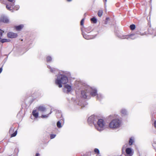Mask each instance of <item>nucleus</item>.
<instances>
[{
    "label": "nucleus",
    "instance_id": "obj_15",
    "mask_svg": "<svg viewBox=\"0 0 156 156\" xmlns=\"http://www.w3.org/2000/svg\"><path fill=\"white\" fill-rule=\"evenodd\" d=\"M1 20L4 23H8L9 22V19L7 16H3L1 17Z\"/></svg>",
    "mask_w": 156,
    "mask_h": 156
},
{
    "label": "nucleus",
    "instance_id": "obj_28",
    "mask_svg": "<svg viewBox=\"0 0 156 156\" xmlns=\"http://www.w3.org/2000/svg\"><path fill=\"white\" fill-rule=\"evenodd\" d=\"M17 134V130H16L14 133L12 134L11 135V137H14L16 136Z\"/></svg>",
    "mask_w": 156,
    "mask_h": 156
},
{
    "label": "nucleus",
    "instance_id": "obj_27",
    "mask_svg": "<svg viewBox=\"0 0 156 156\" xmlns=\"http://www.w3.org/2000/svg\"><path fill=\"white\" fill-rule=\"evenodd\" d=\"M130 27L131 30H133L135 28V25L134 24H132L130 25Z\"/></svg>",
    "mask_w": 156,
    "mask_h": 156
},
{
    "label": "nucleus",
    "instance_id": "obj_21",
    "mask_svg": "<svg viewBox=\"0 0 156 156\" xmlns=\"http://www.w3.org/2000/svg\"><path fill=\"white\" fill-rule=\"evenodd\" d=\"M51 113H52V112L51 111L50 113L49 114H48L47 115H42L41 116V117L42 118H47L48 117L49 115L50 114H51Z\"/></svg>",
    "mask_w": 156,
    "mask_h": 156
},
{
    "label": "nucleus",
    "instance_id": "obj_4",
    "mask_svg": "<svg viewBox=\"0 0 156 156\" xmlns=\"http://www.w3.org/2000/svg\"><path fill=\"white\" fill-rule=\"evenodd\" d=\"M95 127L99 131H101L106 127V125L105 120L102 119H98L96 124H95Z\"/></svg>",
    "mask_w": 156,
    "mask_h": 156
},
{
    "label": "nucleus",
    "instance_id": "obj_26",
    "mask_svg": "<svg viewBox=\"0 0 156 156\" xmlns=\"http://www.w3.org/2000/svg\"><path fill=\"white\" fill-rule=\"evenodd\" d=\"M48 67L49 68V69H51V71L52 72V73H54V71H55L56 70V69H55V68H51V67L49 66H48Z\"/></svg>",
    "mask_w": 156,
    "mask_h": 156
},
{
    "label": "nucleus",
    "instance_id": "obj_24",
    "mask_svg": "<svg viewBox=\"0 0 156 156\" xmlns=\"http://www.w3.org/2000/svg\"><path fill=\"white\" fill-rule=\"evenodd\" d=\"M91 20L94 23H96L97 22V19L94 17L91 18Z\"/></svg>",
    "mask_w": 156,
    "mask_h": 156
},
{
    "label": "nucleus",
    "instance_id": "obj_40",
    "mask_svg": "<svg viewBox=\"0 0 156 156\" xmlns=\"http://www.w3.org/2000/svg\"><path fill=\"white\" fill-rule=\"evenodd\" d=\"M2 68H0V73L2 72Z\"/></svg>",
    "mask_w": 156,
    "mask_h": 156
},
{
    "label": "nucleus",
    "instance_id": "obj_18",
    "mask_svg": "<svg viewBox=\"0 0 156 156\" xmlns=\"http://www.w3.org/2000/svg\"><path fill=\"white\" fill-rule=\"evenodd\" d=\"M134 142V138L133 137H131L129 138V145H131Z\"/></svg>",
    "mask_w": 156,
    "mask_h": 156
},
{
    "label": "nucleus",
    "instance_id": "obj_19",
    "mask_svg": "<svg viewBox=\"0 0 156 156\" xmlns=\"http://www.w3.org/2000/svg\"><path fill=\"white\" fill-rule=\"evenodd\" d=\"M82 34L83 37L86 39L88 40L91 38V37L87 35V34H84L82 32Z\"/></svg>",
    "mask_w": 156,
    "mask_h": 156
},
{
    "label": "nucleus",
    "instance_id": "obj_8",
    "mask_svg": "<svg viewBox=\"0 0 156 156\" xmlns=\"http://www.w3.org/2000/svg\"><path fill=\"white\" fill-rule=\"evenodd\" d=\"M72 90V87L68 84H66L64 86L63 90L64 92L68 93Z\"/></svg>",
    "mask_w": 156,
    "mask_h": 156
},
{
    "label": "nucleus",
    "instance_id": "obj_33",
    "mask_svg": "<svg viewBox=\"0 0 156 156\" xmlns=\"http://www.w3.org/2000/svg\"><path fill=\"white\" fill-rule=\"evenodd\" d=\"M4 33V31L0 29V37H2V36L3 33Z\"/></svg>",
    "mask_w": 156,
    "mask_h": 156
},
{
    "label": "nucleus",
    "instance_id": "obj_42",
    "mask_svg": "<svg viewBox=\"0 0 156 156\" xmlns=\"http://www.w3.org/2000/svg\"><path fill=\"white\" fill-rule=\"evenodd\" d=\"M68 2H71L72 0H66Z\"/></svg>",
    "mask_w": 156,
    "mask_h": 156
},
{
    "label": "nucleus",
    "instance_id": "obj_35",
    "mask_svg": "<svg viewBox=\"0 0 156 156\" xmlns=\"http://www.w3.org/2000/svg\"><path fill=\"white\" fill-rule=\"evenodd\" d=\"M84 21V19H83L80 22V25H83V22Z\"/></svg>",
    "mask_w": 156,
    "mask_h": 156
},
{
    "label": "nucleus",
    "instance_id": "obj_44",
    "mask_svg": "<svg viewBox=\"0 0 156 156\" xmlns=\"http://www.w3.org/2000/svg\"><path fill=\"white\" fill-rule=\"evenodd\" d=\"M105 1L106 2L107 1V0H105Z\"/></svg>",
    "mask_w": 156,
    "mask_h": 156
},
{
    "label": "nucleus",
    "instance_id": "obj_5",
    "mask_svg": "<svg viewBox=\"0 0 156 156\" xmlns=\"http://www.w3.org/2000/svg\"><path fill=\"white\" fill-rule=\"evenodd\" d=\"M72 101L74 104L81 106L82 107H84L83 104L82 103L83 101L81 98L79 97V96L73 98H72Z\"/></svg>",
    "mask_w": 156,
    "mask_h": 156
},
{
    "label": "nucleus",
    "instance_id": "obj_38",
    "mask_svg": "<svg viewBox=\"0 0 156 156\" xmlns=\"http://www.w3.org/2000/svg\"><path fill=\"white\" fill-rule=\"evenodd\" d=\"M154 127L156 128V120L154 122Z\"/></svg>",
    "mask_w": 156,
    "mask_h": 156
},
{
    "label": "nucleus",
    "instance_id": "obj_7",
    "mask_svg": "<svg viewBox=\"0 0 156 156\" xmlns=\"http://www.w3.org/2000/svg\"><path fill=\"white\" fill-rule=\"evenodd\" d=\"M137 36L136 34H132L129 35H123V36H119L120 38L121 39H129L130 38L132 39H134L136 38Z\"/></svg>",
    "mask_w": 156,
    "mask_h": 156
},
{
    "label": "nucleus",
    "instance_id": "obj_3",
    "mask_svg": "<svg viewBox=\"0 0 156 156\" xmlns=\"http://www.w3.org/2000/svg\"><path fill=\"white\" fill-rule=\"evenodd\" d=\"M68 82L67 77L63 75L58 74L55 80L56 84L60 87H62V84H66Z\"/></svg>",
    "mask_w": 156,
    "mask_h": 156
},
{
    "label": "nucleus",
    "instance_id": "obj_39",
    "mask_svg": "<svg viewBox=\"0 0 156 156\" xmlns=\"http://www.w3.org/2000/svg\"><path fill=\"white\" fill-rule=\"evenodd\" d=\"M8 1L11 2H15V0H8Z\"/></svg>",
    "mask_w": 156,
    "mask_h": 156
},
{
    "label": "nucleus",
    "instance_id": "obj_32",
    "mask_svg": "<svg viewBox=\"0 0 156 156\" xmlns=\"http://www.w3.org/2000/svg\"><path fill=\"white\" fill-rule=\"evenodd\" d=\"M20 8V6L18 5H16L15 6L13 9H15L16 10H18Z\"/></svg>",
    "mask_w": 156,
    "mask_h": 156
},
{
    "label": "nucleus",
    "instance_id": "obj_11",
    "mask_svg": "<svg viewBox=\"0 0 156 156\" xmlns=\"http://www.w3.org/2000/svg\"><path fill=\"white\" fill-rule=\"evenodd\" d=\"M7 36L9 38H15L17 37V34L16 33L10 32L8 33Z\"/></svg>",
    "mask_w": 156,
    "mask_h": 156
},
{
    "label": "nucleus",
    "instance_id": "obj_37",
    "mask_svg": "<svg viewBox=\"0 0 156 156\" xmlns=\"http://www.w3.org/2000/svg\"><path fill=\"white\" fill-rule=\"evenodd\" d=\"M126 147V146H125V145H124L123 146V147L122 149V152H124V149H125V148Z\"/></svg>",
    "mask_w": 156,
    "mask_h": 156
},
{
    "label": "nucleus",
    "instance_id": "obj_29",
    "mask_svg": "<svg viewBox=\"0 0 156 156\" xmlns=\"http://www.w3.org/2000/svg\"><path fill=\"white\" fill-rule=\"evenodd\" d=\"M56 136V134H51L50 135V137L51 139H53Z\"/></svg>",
    "mask_w": 156,
    "mask_h": 156
},
{
    "label": "nucleus",
    "instance_id": "obj_22",
    "mask_svg": "<svg viewBox=\"0 0 156 156\" xmlns=\"http://www.w3.org/2000/svg\"><path fill=\"white\" fill-rule=\"evenodd\" d=\"M103 13V10H99L98 12V15L99 16L101 17Z\"/></svg>",
    "mask_w": 156,
    "mask_h": 156
},
{
    "label": "nucleus",
    "instance_id": "obj_23",
    "mask_svg": "<svg viewBox=\"0 0 156 156\" xmlns=\"http://www.w3.org/2000/svg\"><path fill=\"white\" fill-rule=\"evenodd\" d=\"M46 59L48 62H50L52 60V58L51 56H48L47 57Z\"/></svg>",
    "mask_w": 156,
    "mask_h": 156
},
{
    "label": "nucleus",
    "instance_id": "obj_16",
    "mask_svg": "<svg viewBox=\"0 0 156 156\" xmlns=\"http://www.w3.org/2000/svg\"><path fill=\"white\" fill-rule=\"evenodd\" d=\"M104 98V96L101 94L99 93L97 94V99L100 101L103 98Z\"/></svg>",
    "mask_w": 156,
    "mask_h": 156
},
{
    "label": "nucleus",
    "instance_id": "obj_1",
    "mask_svg": "<svg viewBox=\"0 0 156 156\" xmlns=\"http://www.w3.org/2000/svg\"><path fill=\"white\" fill-rule=\"evenodd\" d=\"M82 88L84 90H82L81 92V96L84 99L86 98L88 95L90 94L91 96L94 97L97 96V90L94 88H92L90 87L83 85L82 86Z\"/></svg>",
    "mask_w": 156,
    "mask_h": 156
},
{
    "label": "nucleus",
    "instance_id": "obj_20",
    "mask_svg": "<svg viewBox=\"0 0 156 156\" xmlns=\"http://www.w3.org/2000/svg\"><path fill=\"white\" fill-rule=\"evenodd\" d=\"M9 41V40L5 39H2L1 37H0V42L2 43L6 42Z\"/></svg>",
    "mask_w": 156,
    "mask_h": 156
},
{
    "label": "nucleus",
    "instance_id": "obj_30",
    "mask_svg": "<svg viewBox=\"0 0 156 156\" xmlns=\"http://www.w3.org/2000/svg\"><path fill=\"white\" fill-rule=\"evenodd\" d=\"M152 146L156 151V142H154L152 144Z\"/></svg>",
    "mask_w": 156,
    "mask_h": 156
},
{
    "label": "nucleus",
    "instance_id": "obj_10",
    "mask_svg": "<svg viewBox=\"0 0 156 156\" xmlns=\"http://www.w3.org/2000/svg\"><path fill=\"white\" fill-rule=\"evenodd\" d=\"M120 113L122 116H126L128 115L127 110L124 108H122L120 111Z\"/></svg>",
    "mask_w": 156,
    "mask_h": 156
},
{
    "label": "nucleus",
    "instance_id": "obj_31",
    "mask_svg": "<svg viewBox=\"0 0 156 156\" xmlns=\"http://www.w3.org/2000/svg\"><path fill=\"white\" fill-rule=\"evenodd\" d=\"M94 151L95 153L98 154H99L100 153L99 150L97 148H95L94 150Z\"/></svg>",
    "mask_w": 156,
    "mask_h": 156
},
{
    "label": "nucleus",
    "instance_id": "obj_14",
    "mask_svg": "<svg viewBox=\"0 0 156 156\" xmlns=\"http://www.w3.org/2000/svg\"><path fill=\"white\" fill-rule=\"evenodd\" d=\"M24 25L23 24H20L18 26L15 27V28L16 30L20 31L24 27Z\"/></svg>",
    "mask_w": 156,
    "mask_h": 156
},
{
    "label": "nucleus",
    "instance_id": "obj_43",
    "mask_svg": "<svg viewBox=\"0 0 156 156\" xmlns=\"http://www.w3.org/2000/svg\"><path fill=\"white\" fill-rule=\"evenodd\" d=\"M154 36H156V34H154Z\"/></svg>",
    "mask_w": 156,
    "mask_h": 156
},
{
    "label": "nucleus",
    "instance_id": "obj_17",
    "mask_svg": "<svg viewBox=\"0 0 156 156\" xmlns=\"http://www.w3.org/2000/svg\"><path fill=\"white\" fill-rule=\"evenodd\" d=\"M32 114L36 118H37L38 117V113L37 112L36 110H33L32 112Z\"/></svg>",
    "mask_w": 156,
    "mask_h": 156
},
{
    "label": "nucleus",
    "instance_id": "obj_13",
    "mask_svg": "<svg viewBox=\"0 0 156 156\" xmlns=\"http://www.w3.org/2000/svg\"><path fill=\"white\" fill-rule=\"evenodd\" d=\"M45 107L41 105L38 107V111L42 112H44L46 110Z\"/></svg>",
    "mask_w": 156,
    "mask_h": 156
},
{
    "label": "nucleus",
    "instance_id": "obj_25",
    "mask_svg": "<svg viewBox=\"0 0 156 156\" xmlns=\"http://www.w3.org/2000/svg\"><path fill=\"white\" fill-rule=\"evenodd\" d=\"M57 126L58 128H61L62 127L60 121H58L57 123Z\"/></svg>",
    "mask_w": 156,
    "mask_h": 156
},
{
    "label": "nucleus",
    "instance_id": "obj_41",
    "mask_svg": "<svg viewBox=\"0 0 156 156\" xmlns=\"http://www.w3.org/2000/svg\"><path fill=\"white\" fill-rule=\"evenodd\" d=\"M39 154L38 153H37L36 154V156H39Z\"/></svg>",
    "mask_w": 156,
    "mask_h": 156
},
{
    "label": "nucleus",
    "instance_id": "obj_2",
    "mask_svg": "<svg viewBox=\"0 0 156 156\" xmlns=\"http://www.w3.org/2000/svg\"><path fill=\"white\" fill-rule=\"evenodd\" d=\"M123 124L121 118H116L112 119L109 122V127L112 129H117L121 127Z\"/></svg>",
    "mask_w": 156,
    "mask_h": 156
},
{
    "label": "nucleus",
    "instance_id": "obj_9",
    "mask_svg": "<svg viewBox=\"0 0 156 156\" xmlns=\"http://www.w3.org/2000/svg\"><path fill=\"white\" fill-rule=\"evenodd\" d=\"M126 154V156H132L133 154V151L132 149L129 147L127 148L125 150Z\"/></svg>",
    "mask_w": 156,
    "mask_h": 156
},
{
    "label": "nucleus",
    "instance_id": "obj_36",
    "mask_svg": "<svg viewBox=\"0 0 156 156\" xmlns=\"http://www.w3.org/2000/svg\"><path fill=\"white\" fill-rule=\"evenodd\" d=\"M13 128L12 127L10 128L9 129V133H12L13 132Z\"/></svg>",
    "mask_w": 156,
    "mask_h": 156
},
{
    "label": "nucleus",
    "instance_id": "obj_34",
    "mask_svg": "<svg viewBox=\"0 0 156 156\" xmlns=\"http://www.w3.org/2000/svg\"><path fill=\"white\" fill-rule=\"evenodd\" d=\"M109 18H106L105 22V23L106 24H107L108 23V22L109 20Z\"/></svg>",
    "mask_w": 156,
    "mask_h": 156
},
{
    "label": "nucleus",
    "instance_id": "obj_12",
    "mask_svg": "<svg viewBox=\"0 0 156 156\" xmlns=\"http://www.w3.org/2000/svg\"><path fill=\"white\" fill-rule=\"evenodd\" d=\"M14 5V2H11L10 4L7 5H6V8L9 10L11 11L12 10L13 8L12 7Z\"/></svg>",
    "mask_w": 156,
    "mask_h": 156
},
{
    "label": "nucleus",
    "instance_id": "obj_6",
    "mask_svg": "<svg viewBox=\"0 0 156 156\" xmlns=\"http://www.w3.org/2000/svg\"><path fill=\"white\" fill-rule=\"evenodd\" d=\"M98 119V118L97 116L93 115L88 118L87 122L90 125H92V124H93L94 126Z\"/></svg>",
    "mask_w": 156,
    "mask_h": 156
}]
</instances>
